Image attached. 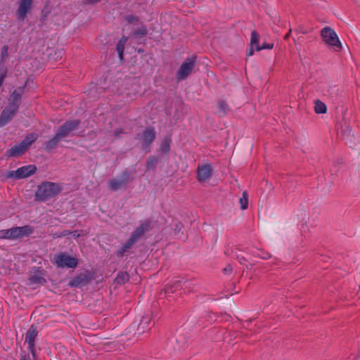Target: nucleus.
I'll return each instance as SVG.
<instances>
[{"mask_svg": "<svg viewBox=\"0 0 360 360\" xmlns=\"http://www.w3.org/2000/svg\"><path fill=\"white\" fill-rule=\"evenodd\" d=\"M33 231L30 226L0 230V239L15 240L30 236Z\"/></svg>", "mask_w": 360, "mask_h": 360, "instance_id": "1", "label": "nucleus"}, {"mask_svg": "<svg viewBox=\"0 0 360 360\" xmlns=\"http://www.w3.org/2000/svg\"><path fill=\"white\" fill-rule=\"evenodd\" d=\"M60 191L59 186L51 182H44L38 186L36 198L46 200L57 195Z\"/></svg>", "mask_w": 360, "mask_h": 360, "instance_id": "2", "label": "nucleus"}, {"mask_svg": "<svg viewBox=\"0 0 360 360\" xmlns=\"http://www.w3.org/2000/svg\"><path fill=\"white\" fill-rule=\"evenodd\" d=\"M77 124L78 122L77 121H68L65 122L58 129L54 139L46 143V148L51 149L58 141L70 135L77 127Z\"/></svg>", "mask_w": 360, "mask_h": 360, "instance_id": "3", "label": "nucleus"}, {"mask_svg": "<svg viewBox=\"0 0 360 360\" xmlns=\"http://www.w3.org/2000/svg\"><path fill=\"white\" fill-rule=\"evenodd\" d=\"M38 135L35 133L28 134L22 141L14 146L7 151L8 157L18 156L22 154L29 146L37 139Z\"/></svg>", "mask_w": 360, "mask_h": 360, "instance_id": "4", "label": "nucleus"}, {"mask_svg": "<svg viewBox=\"0 0 360 360\" xmlns=\"http://www.w3.org/2000/svg\"><path fill=\"white\" fill-rule=\"evenodd\" d=\"M37 171V167L33 165L23 166L15 171H9L6 174V178L20 179L30 176Z\"/></svg>", "mask_w": 360, "mask_h": 360, "instance_id": "5", "label": "nucleus"}, {"mask_svg": "<svg viewBox=\"0 0 360 360\" xmlns=\"http://www.w3.org/2000/svg\"><path fill=\"white\" fill-rule=\"evenodd\" d=\"M195 56H192L185 60L176 72V77L178 81L186 79L188 76L192 72L195 67Z\"/></svg>", "mask_w": 360, "mask_h": 360, "instance_id": "6", "label": "nucleus"}, {"mask_svg": "<svg viewBox=\"0 0 360 360\" xmlns=\"http://www.w3.org/2000/svg\"><path fill=\"white\" fill-rule=\"evenodd\" d=\"M54 263L59 268H75L77 266L78 262L75 257L61 252L54 257Z\"/></svg>", "mask_w": 360, "mask_h": 360, "instance_id": "7", "label": "nucleus"}, {"mask_svg": "<svg viewBox=\"0 0 360 360\" xmlns=\"http://www.w3.org/2000/svg\"><path fill=\"white\" fill-rule=\"evenodd\" d=\"M46 283L44 274L41 268H32L30 271L28 285L32 288H36L38 285H44Z\"/></svg>", "mask_w": 360, "mask_h": 360, "instance_id": "8", "label": "nucleus"}, {"mask_svg": "<svg viewBox=\"0 0 360 360\" xmlns=\"http://www.w3.org/2000/svg\"><path fill=\"white\" fill-rule=\"evenodd\" d=\"M321 37L328 45L338 50L341 49V43L335 32L330 27H325L321 30Z\"/></svg>", "mask_w": 360, "mask_h": 360, "instance_id": "9", "label": "nucleus"}, {"mask_svg": "<svg viewBox=\"0 0 360 360\" xmlns=\"http://www.w3.org/2000/svg\"><path fill=\"white\" fill-rule=\"evenodd\" d=\"M149 228L150 221H145L139 226H138L136 231L131 235V238L124 245L122 252H124L128 248H129L139 238V237H141L144 233L148 231Z\"/></svg>", "mask_w": 360, "mask_h": 360, "instance_id": "10", "label": "nucleus"}, {"mask_svg": "<svg viewBox=\"0 0 360 360\" xmlns=\"http://www.w3.org/2000/svg\"><path fill=\"white\" fill-rule=\"evenodd\" d=\"M33 0H20L18 8L16 12V17L18 20H25L27 14L30 12L32 6Z\"/></svg>", "mask_w": 360, "mask_h": 360, "instance_id": "11", "label": "nucleus"}, {"mask_svg": "<svg viewBox=\"0 0 360 360\" xmlns=\"http://www.w3.org/2000/svg\"><path fill=\"white\" fill-rule=\"evenodd\" d=\"M17 105L15 103L8 105L0 116V127L5 126L17 112Z\"/></svg>", "mask_w": 360, "mask_h": 360, "instance_id": "12", "label": "nucleus"}, {"mask_svg": "<svg viewBox=\"0 0 360 360\" xmlns=\"http://www.w3.org/2000/svg\"><path fill=\"white\" fill-rule=\"evenodd\" d=\"M212 169L210 165H199L197 170L198 180L200 182L209 181L212 176Z\"/></svg>", "mask_w": 360, "mask_h": 360, "instance_id": "13", "label": "nucleus"}, {"mask_svg": "<svg viewBox=\"0 0 360 360\" xmlns=\"http://www.w3.org/2000/svg\"><path fill=\"white\" fill-rule=\"evenodd\" d=\"M155 131L153 129H147L143 134L141 141L143 148H146L154 139Z\"/></svg>", "mask_w": 360, "mask_h": 360, "instance_id": "14", "label": "nucleus"}, {"mask_svg": "<svg viewBox=\"0 0 360 360\" xmlns=\"http://www.w3.org/2000/svg\"><path fill=\"white\" fill-rule=\"evenodd\" d=\"M37 337L36 329L32 326L26 333L25 342L28 344V347L33 353L34 340Z\"/></svg>", "mask_w": 360, "mask_h": 360, "instance_id": "15", "label": "nucleus"}, {"mask_svg": "<svg viewBox=\"0 0 360 360\" xmlns=\"http://www.w3.org/2000/svg\"><path fill=\"white\" fill-rule=\"evenodd\" d=\"M88 276L86 274H81L79 276H77L72 278L70 282L69 283V285L71 287H80L82 285H86L88 283Z\"/></svg>", "mask_w": 360, "mask_h": 360, "instance_id": "16", "label": "nucleus"}, {"mask_svg": "<svg viewBox=\"0 0 360 360\" xmlns=\"http://www.w3.org/2000/svg\"><path fill=\"white\" fill-rule=\"evenodd\" d=\"M23 88L15 90L10 96L9 105H11V103H15L18 108Z\"/></svg>", "mask_w": 360, "mask_h": 360, "instance_id": "17", "label": "nucleus"}, {"mask_svg": "<svg viewBox=\"0 0 360 360\" xmlns=\"http://www.w3.org/2000/svg\"><path fill=\"white\" fill-rule=\"evenodd\" d=\"M126 179H113L109 181L108 186L110 190L116 191L124 186Z\"/></svg>", "mask_w": 360, "mask_h": 360, "instance_id": "18", "label": "nucleus"}, {"mask_svg": "<svg viewBox=\"0 0 360 360\" xmlns=\"http://www.w3.org/2000/svg\"><path fill=\"white\" fill-rule=\"evenodd\" d=\"M127 41V37H123L117 44V51L120 60L123 58V53L124 49V45Z\"/></svg>", "mask_w": 360, "mask_h": 360, "instance_id": "19", "label": "nucleus"}, {"mask_svg": "<svg viewBox=\"0 0 360 360\" xmlns=\"http://www.w3.org/2000/svg\"><path fill=\"white\" fill-rule=\"evenodd\" d=\"M314 111L317 114L326 113L327 111V107L322 101L317 100L315 102Z\"/></svg>", "mask_w": 360, "mask_h": 360, "instance_id": "20", "label": "nucleus"}, {"mask_svg": "<svg viewBox=\"0 0 360 360\" xmlns=\"http://www.w3.org/2000/svg\"><path fill=\"white\" fill-rule=\"evenodd\" d=\"M240 208L244 210L248 208V195L246 191H244L242 196L240 198Z\"/></svg>", "mask_w": 360, "mask_h": 360, "instance_id": "21", "label": "nucleus"}, {"mask_svg": "<svg viewBox=\"0 0 360 360\" xmlns=\"http://www.w3.org/2000/svg\"><path fill=\"white\" fill-rule=\"evenodd\" d=\"M258 43H259L258 34L256 32H252L251 39H250V46L255 47V49L257 51V46H259Z\"/></svg>", "mask_w": 360, "mask_h": 360, "instance_id": "22", "label": "nucleus"}, {"mask_svg": "<svg viewBox=\"0 0 360 360\" xmlns=\"http://www.w3.org/2000/svg\"><path fill=\"white\" fill-rule=\"evenodd\" d=\"M129 279V275L127 273H121L120 274L117 278L116 281L118 283H124Z\"/></svg>", "mask_w": 360, "mask_h": 360, "instance_id": "23", "label": "nucleus"}, {"mask_svg": "<svg viewBox=\"0 0 360 360\" xmlns=\"http://www.w3.org/2000/svg\"><path fill=\"white\" fill-rule=\"evenodd\" d=\"M255 255L264 259H266L270 257V255L268 252H266L262 250H257L256 252H255Z\"/></svg>", "mask_w": 360, "mask_h": 360, "instance_id": "24", "label": "nucleus"}, {"mask_svg": "<svg viewBox=\"0 0 360 360\" xmlns=\"http://www.w3.org/2000/svg\"><path fill=\"white\" fill-rule=\"evenodd\" d=\"M274 47L272 43H264L262 46H257V51H261L262 49H271Z\"/></svg>", "mask_w": 360, "mask_h": 360, "instance_id": "25", "label": "nucleus"}, {"mask_svg": "<svg viewBox=\"0 0 360 360\" xmlns=\"http://www.w3.org/2000/svg\"><path fill=\"white\" fill-rule=\"evenodd\" d=\"M169 150V143L167 140L164 141L160 147V150L162 153H167Z\"/></svg>", "mask_w": 360, "mask_h": 360, "instance_id": "26", "label": "nucleus"}, {"mask_svg": "<svg viewBox=\"0 0 360 360\" xmlns=\"http://www.w3.org/2000/svg\"><path fill=\"white\" fill-rule=\"evenodd\" d=\"M218 107L221 111L220 113L221 115H224L226 112V108H227L226 103L225 102H219L218 103Z\"/></svg>", "mask_w": 360, "mask_h": 360, "instance_id": "27", "label": "nucleus"}, {"mask_svg": "<svg viewBox=\"0 0 360 360\" xmlns=\"http://www.w3.org/2000/svg\"><path fill=\"white\" fill-rule=\"evenodd\" d=\"M157 162H158V159L155 158H149V160H148V162H147L148 167H153L155 165H156Z\"/></svg>", "mask_w": 360, "mask_h": 360, "instance_id": "28", "label": "nucleus"}, {"mask_svg": "<svg viewBox=\"0 0 360 360\" xmlns=\"http://www.w3.org/2000/svg\"><path fill=\"white\" fill-rule=\"evenodd\" d=\"M146 34V30L145 27H141L138 30L136 34L145 35Z\"/></svg>", "mask_w": 360, "mask_h": 360, "instance_id": "29", "label": "nucleus"}, {"mask_svg": "<svg viewBox=\"0 0 360 360\" xmlns=\"http://www.w3.org/2000/svg\"><path fill=\"white\" fill-rule=\"evenodd\" d=\"M148 321H149L148 318H143V319L141 320V322L139 325V329H141L142 325L147 324Z\"/></svg>", "mask_w": 360, "mask_h": 360, "instance_id": "30", "label": "nucleus"}, {"mask_svg": "<svg viewBox=\"0 0 360 360\" xmlns=\"http://www.w3.org/2000/svg\"><path fill=\"white\" fill-rule=\"evenodd\" d=\"M255 47H252V46H250V49H249V50L248 51V52H247V55H248V56H252V55H253V53H254V51H255Z\"/></svg>", "mask_w": 360, "mask_h": 360, "instance_id": "31", "label": "nucleus"}, {"mask_svg": "<svg viewBox=\"0 0 360 360\" xmlns=\"http://www.w3.org/2000/svg\"><path fill=\"white\" fill-rule=\"evenodd\" d=\"M6 77V72H2L0 74V86L3 84V82Z\"/></svg>", "mask_w": 360, "mask_h": 360, "instance_id": "32", "label": "nucleus"}, {"mask_svg": "<svg viewBox=\"0 0 360 360\" xmlns=\"http://www.w3.org/2000/svg\"><path fill=\"white\" fill-rule=\"evenodd\" d=\"M101 0H86V3H89V4H95V3H97L98 1H100Z\"/></svg>", "mask_w": 360, "mask_h": 360, "instance_id": "33", "label": "nucleus"}, {"mask_svg": "<svg viewBox=\"0 0 360 360\" xmlns=\"http://www.w3.org/2000/svg\"><path fill=\"white\" fill-rule=\"evenodd\" d=\"M73 236L74 237H79L80 234L79 233H77V231H75V233H73Z\"/></svg>", "mask_w": 360, "mask_h": 360, "instance_id": "34", "label": "nucleus"}, {"mask_svg": "<svg viewBox=\"0 0 360 360\" xmlns=\"http://www.w3.org/2000/svg\"><path fill=\"white\" fill-rule=\"evenodd\" d=\"M132 19H133V17L132 16H129L127 17V20L129 22H131L132 21Z\"/></svg>", "mask_w": 360, "mask_h": 360, "instance_id": "35", "label": "nucleus"}]
</instances>
